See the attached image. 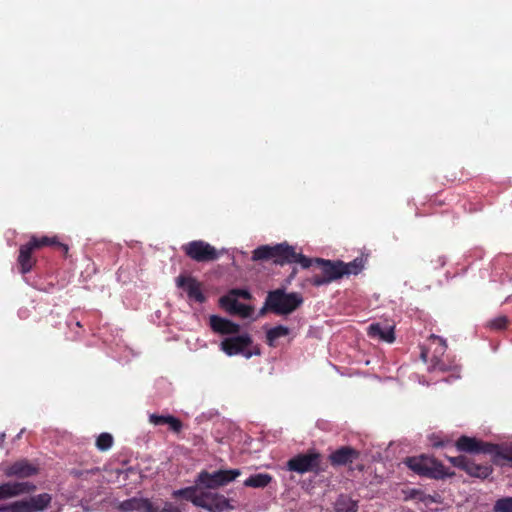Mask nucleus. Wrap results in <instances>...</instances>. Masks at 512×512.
<instances>
[{
	"label": "nucleus",
	"instance_id": "7",
	"mask_svg": "<svg viewBox=\"0 0 512 512\" xmlns=\"http://www.w3.org/2000/svg\"><path fill=\"white\" fill-rule=\"evenodd\" d=\"M187 256L197 262L212 261L218 258L217 250L209 243L202 240H195L183 246Z\"/></svg>",
	"mask_w": 512,
	"mask_h": 512
},
{
	"label": "nucleus",
	"instance_id": "24",
	"mask_svg": "<svg viewBox=\"0 0 512 512\" xmlns=\"http://www.w3.org/2000/svg\"><path fill=\"white\" fill-rule=\"evenodd\" d=\"M335 512H357V502L348 496L341 495L335 501Z\"/></svg>",
	"mask_w": 512,
	"mask_h": 512
},
{
	"label": "nucleus",
	"instance_id": "31",
	"mask_svg": "<svg viewBox=\"0 0 512 512\" xmlns=\"http://www.w3.org/2000/svg\"><path fill=\"white\" fill-rule=\"evenodd\" d=\"M152 512H185L182 508L179 506L171 503V502H164L162 507H156L154 505Z\"/></svg>",
	"mask_w": 512,
	"mask_h": 512
},
{
	"label": "nucleus",
	"instance_id": "18",
	"mask_svg": "<svg viewBox=\"0 0 512 512\" xmlns=\"http://www.w3.org/2000/svg\"><path fill=\"white\" fill-rule=\"evenodd\" d=\"M316 262L322 265V269L325 277H328L330 281L336 280L343 275H345V271L342 270L344 267L342 266V261H330L323 259H316Z\"/></svg>",
	"mask_w": 512,
	"mask_h": 512
},
{
	"label": "nucleus",
	"instance_id": "10",
	"mask_svg": "<svg viewBox=\"0 0 512 512\" xmlns=\"http://www.w3.org/2000/svg\"><path fill=\"white\" fill-rule=\"evenodd\" d=\"M36 486L30 482H20V481H9L2 483L0 485V501H4L10 498H15L21 495L30 494L34 492ZM6 505L0 506V509L4 508ZM0 512H6L1 511Z\"/></svg>",
	"mask_w": 512,
	"mask_h": 512
},
{
	"label": "nucleus",
	"instance_id": "29",
	"mask_svg": "<svg viewBox=\"0 0 512 512\" xmlns=\"http://www.w3.org/2000/svg\"><path fill=\"white\" fill-rule=\"evenodd\" d=\"M428 369H429V371L447 372V371L451 370L452 367L445 364L441 359H439L437 356H435L431 359Z\"/></svg>",
	"mask_w": 512,
	"mask_h": 512
},
{
	"label": "nucleus",
	"instance_id": "38",
	"mask_svg": "<svg viewBox=\"0 0 512 512\" xmlns=\"http://www.w3.org/2000/svg\"><path fill=\"white\" fill-rule=\"evenodd\" d=\"M229 295H232L233 297L240 296V297H243V298H249L250 297V294H249L248 291L240 290V289L232 290Z\"/></svg>",
	"mask_w": 512,
	"mask_h": 512
},
{
	"label": "nucleus",
	"instance_id": "16",
	"mask_svg": "<svg viewBox=\"0 0 512 512\" xmlns=\"http://www.w3.org/2000/svg\"><path fill=\"white\" fill-rule=\"evenodd\" d=\"M220 304L230 314H238L244 318L249 317L252 313L249 306L238 302L232 295L223 296L220 299Z\"/></svg>",
	"mask_w": 512,
	"mask_h": 512
},
{
	"label": "nucleus",
	"instance_id": "6",
	"mask_svg": "<svg viewBox=\"0 0 512 512\" xmlns=\"http://www.w3.org/2000/svg\"><path fill=\"white\" fill-rule=\"evenodd\" d=\"M197 506L209 512H224L232 509L229 500L222 494L201 489Z\"/></svg>",
	"mask_w": 512,
	"mask_h": 512
},
{
	"label": "nucleus",
	"instance_id": "9",
	"mask_svg": "<svg viewBox=\"0 0 512 512\" xmlns=\"http://www.w3.org/2000/svg\"><path fill=\"white\" fill-rule=\"evenodd\" d=\"M449 461L472 477L485 479L492 473L491 466L477 464L466 456L450 457Z\"/></svg>",
	"mask_w": 512,
	"mask_h": 512
},
{
	"label": "nucleus",
	"instance_id": "28",
	"mask_svg": "<svg viewBox=\"0 0 512 512\" xmlns=\"http://www.w3.org/2000/svg\"><path fill=\"white\" fill-rule=\"evenodd\" d=\"M493 510L494 512H512V497L497 500Z\"/></svg>",
	"mask_w": 512,
	"mask_h": 512
},
{
	"label": "nucleus",
	"instance_id": "14",
	"mask_svg": "<svg viewBox=\"0 0 512 512\" xmlns=\"http://www.w3.org/2000/svg\"><path fill=\"white\" fill-rule=\"evenodd\" d=\"M359 457V452L351 447L343 446L329 455L333 466H343L352 463Z\"/></svg>",
	"mask_w": 512,
	"mask_h": 512
},
{
	"label": "nucleus",
	"instance_id": "40",
	"mask_svg": "<svg viewBox=\"0 0 512 512\" xmlns=\"http://www.w3.org/2000/svg\"><path fill=\"white\" fill-rule=\"evenodd\" d=\"M4 439H5V434H0V447L2 446L3 442H4Z\"/></svg>",
	"mask_w": 512,
	"mask_h": 512
},
{
	"label": "nucleus",
	"instance_id": "22",
	"mask_svg": "<svg viewBox=\"0 0 512 512\" xmlns=\"http://www.w3.org/2000/svg\"><path fill=\"white\" fill-rule=\"evenodd\" d=\"M200 491L201 488L197 485L194 487H186L173 491L172 497L183 498L185 500L191 501L195 506H197V499L199 498Z\"/></svg>",
	"mask_w": 512,
	"mask_h": 512
},
{
	"label": "nucleus",
	"instance_id": "33",
	"mask_svg": "<svg viewBox=\"0 0 512 512\" xmlns=\"http://www.w3.org/2000/svg\"><path fill=\"white\" fill-rule=\"evenodd\" d=\"M292 263H298L303 268H309L312 264V260L301 253L296 252V257L292 259Z\"/></svg>",
	"mask_w": 512,
	"mask_h": 512
},
{
	"label": "nucleus",
	"instance_id": "15",
	"mask_svg": "<svg viewBox=\"0 0 512 512\" xmlns=\"http://www.w3.org/2000/svg\"><path fill=\"white\" fill-rule=\"evenodd\" d=\"M154 504L148 498L133 497L124 500L119 505V510L122 512H152Z\"/></svg>",
	"mask_w": 512,
	"mask_h": 512
},
{
	"label": "nucleus",
	"instance_id": "37",
	"mask_svg": "<svg viewBox=\"0 0 512 512\" xmlns=\"http://www.w3.org/2000/svg\"><path fill=\"white\" fill-rule=\"evenodd\" d=\"M329 282H331V281L328 279V277H325V275L323 277L315 276L312 279V283L315 286H321V285L327 284Z\"/></svg>",
	"mask_w": 512,
	"mask_h": 512
},
{
	"label": "nucleus",
	"instance_id": "2",
	"mask_svg": "<svg viewBox=\"0 0 512 512\" xmlns=\"http://www.w3.org/2000/svg\"><path fill=\"white\" fill-rule=\"evenodd\" d=\"M302 303L303 298L301 294L296 292L285 293L281 289L270 292L266 299V306L279 315L292 313Z\"/></svg>",
	"mask_w": 512,
	"mask_h": 512
},
{
	"label": "nucleus",
	"instance_id": "1",
	"mask_svg": "<svg viewBox=\"0 0 512 512\" xmlns=\"http://www.w3.org/2000/svg\"><path fill=\"white\" fill-rule=\"evenodd\" d=\"M405 463L415 473L434 479H444L454 475L442 463L425 455L407 458Z\"/></svg>",
	"mask_w": 512,
	"mask_h": 512
},
{
	"label": "nucleus",
	"instance_id": "12",
	"mask_svg": "<svg viewBox=\"0 0 512 512\" xmlns=\"http://www.w3.org/2000/svg\"><path fill=\"white\" fill-rule=\"evenodd\" d=\"M367 333L371 338L387 343H392L395 340L394 325L388 322L370 324Z\"/></svg>",
	"mask_w": 512,
	"mask_h": 512
},
{
	"label": "nucleus",
	"instance_id": "27",
	"mask_svg": "<svg viewBox=\"0 0 512 512\" xmlns=\"http://www.w3.org/2000/svg\"><path fill=\"white\" fill-rule=\"evenodd\" d=\"M112 445H113V437L109 433L100 434L96 440V447L100 451H107L112 447Z\"/></svg>",
	"mask_w": 512,
	"mask_h": 512
},
{
	"label": "nucleus",
	"instance_id": "5",
	"mask_svg": "<svg viewBox=\"0 0 512 512\" xmlns=\"http://www.w3.org/2000/svg\"><path fill=\"white\" fill-rule=\"evenodd\" d=\"M51 501L52 497L50 494L41 493L7 504L0 510L6 512H42L50 506Z\"/></svg>",
	"mask_w": 512,
	"mask_h": 512
},
{
	"label": "nucleus",
	"instance_id": "21",
	"mask_svg": "<svg viewBox=\"0 0 512 512\" xmlns=\"http://www.w3.org/2000/svg\"><path fill=\"white\" fill-rule=\"evenodd\" d=\"M30 244L34 249L41 248L44 246H57L61 248L65 253L68 252V246L58 241L57 237L43 236L41 238L32 237Z\"/></svg>",
	"mask_w": 512,
	"mask_h": 512
},
{
	"label": "nucleus",
	"instance_id": "41",
	"mask_svg": "<svg viewBox=\"0 0 512 512\" xmlns=\"http://www.w3.org/2000/svg\"><path fill=\"white\" fill-rule=\"evenodd\" d=\"M23 432H24V430L22 429V430L20 431V433H18L17 438H20Z\"/></svg>",
	"mask_w": 512,
	"mask_h": 512
},
{
	"label": "nucleus",
	"instance_id": "3",
	"mask_svg": "<svg viewBox=\"0 0 512 512\" xmlns=\"http://www.w3.org/2000/svg\"><path fill=\"white\" fill-rule=\"evenodd\" d=\"M252 339L249 334L244 333L237 336L225 338L220 343V349L228 356L243 355L249 359L253 355H259L260 350L257 347L251 349Z\"/></svg>",
	"mask_w": 512,
	"mask_h": 512
},
{
	"label": "nucleus",
	"instance_id": "11",
	"mask_svg": "<svg viewBox=\"0 0 512 512\" xmlns=\"http://www.w3.org/2000/svg\"><path fill=\"white\" fill-rule=\"evenodd\" d=\"M7 477L27 478L37 474L38 468L26 459H21L3 468Z\"/></svg>",
	"mask_w": 512,
	"mask_h": 512
},
{
	"label": "nucleus",
	"instance_id": "35",
	"mask_svg": "<svg viewBox=\"0 0 512 512\" xmlns=\"http://www.w3.org/2000/svg\"><path fill=\"white\" fill-rule=\"evenodd\" d=\"M431 340L439 342L440 348L437 350V353L443 355L447 348L446 340L436 335H432Z\"/></svg>",
	"mask_w": 512,
	"mask_h": 512
},
{
	"label": "nucleus",
	"instance_id": "32",
	"mask_svg": "<svg viewBox=\"0 0 512 512\" xmlns=\"http://www.w3.org/2000/svg\"><path fill=\"white\" fill-rule=\"evenodd\" d=\"M171 415H157V414H151L149 416V421L150 423H152L153 425H163V424H167V422L169 421Z\"/></svg>",
	"mask_w": 512,
	"mask_h": 512
},
{
	"label": "nucleus",
	"instance_id": "26",
	"mask_svg": "<svg viewBox=\"0 0 512 512\" xmlns=\"http://www.w3.org/2000/svg\"><path fill=\"white\" fill-rule=\"evenodd\" d=\"M275 246H261L253 251V260H264L275 258Z\"/></svg>",
	"mask_w": 512,
	"mask_h": 512
},
{
	"label": "nucleus",
	"instance_id": "39",
	"mask_svg": "<svg viewBox=\"0 0 512 512\" xmlns=\"http://www.w3.org/2000/svg\"><path fill=\"white\" fill-rule=\"evenodd\" d=\"M421 358L424 362H427V352L426 351H422L421 352Z\"/></svg>",
	"mask_w": 512,
	"mask_h": 512
},
{
	"label": "nucleus",
	"instance_id": "4",
	"mask_svg": "<svg viewBox=\"0 0 512 512\" xmlns=\"http://www.w3.org/2000/svg\"><path fill=\"white\" fill-rule=\"evenodd\" d=\"M240 475L241 471L239 469L218 470L213 473L201 471L195 483L201 489H217L234 481Z\"/></svg>",
	"mask_w": 512,
	"mask_h": 512
},
{
	"label": "nucleus",
	"instance_id": "8",
	"mask_svg": "<svg viewBox=\"0 0 512 512\" xmlns=\"http://www.w3.org/2000/svg\"><path fill=\"white\" fill-rule=\"evenodd\" d=\"M319 463L320 455L316 452H310L307 454H299L291 458L286 463V468L289 471L304 474L318 468Z\"/></svg>",
	"mask_w": 512,
	"mask_h": 512
},
{
	"label": "nucleus",
	"instance_id": "20",
	"mask_svg": "<svg viewBox=\"0 0 512 512\" xmlns=\"http://www.w3.org/2000/svg\"><path fill=\"white\" fill-rule=\"evenodd\" d=\"M275 262L280 264L283 263H292V259L296 257V251L294 247L288 244H278L275 245Z\"/></svg>",
	"mask_w": 512,
	"mask_h": 512
},
{
	"label": "nucleus",
	"instance_id": "17",
	"mask_svg": "<svg viewBox=\"0 0 512 512\" xmlns=\"http://www.w3.org/2000/svg\"><path fill=\"white\" fill-rule=\"evenodd\" d=\"M210 326L214 332L219 334L232 335L238 333L240 330L238 324L216 315L210 317Z\"/></svg>",
	"mask_w": 512,
	"mask_h": 512
},
{
	"label": "nucleus",
	"instance_id": "30",
	"mask_svg": "<svg viewBox=\"0 0 512 512\" xmlns=\"http://www.w3.org/2000/svg\"><path fill=\"white\" fill-rule=\"evenodd\" d=\"M342 266L344 267L342 270L345 271V275H356L362 270V261L354 260L349 263L342 262Z\"/></svg>",
	"mask_w": 512,
	"mask_h": 512
},
{
	"label": "nucleus",
	"instance_id": "13",
	"mask_svg": "<svg viewBox=\"0 0 512 512\" xmlns=\"http://www.w3.org/2000/svg\"><path fill=\"white\" fill-rule=\"evenodd\" d=\"M176 284L187 292L190 299L199 303H202L205 300L201 291L200 283L196 279L192 277L179 276L176 279Z\"/></svg>",
	"mask_w": 512,
	"mask_h": 512
},
{
	"label": "nucleus",
	"instance_id": "23",
	"mask_svg": "<svg viewBox=\"0 0 512 512\" xmlns=\"http://www.w3.org/2000/svg\"><path fill=\"white\" fill-rule=\"evenodd\" d=\"M272 481V477L267 473H258L251 475L244 481V486L252 488H264Z\"/></svg>",
	"mask_w": 512,
	"mask_h": 512
},
{
	"label": "nucleus",
	"instance_id": "36",
	"mask_svg": "<svg viewBox=\"0 0 512 512\" xmlns=\"http://www.w3.org/2000/svg\"><path fill=\"white\" fill-rule=\"evenodd\" d=\"M506 322L507 320L505 317H499L491 322V326L495 329H502L505 327Z\"/></svg>",
	"mask_w": 512,
	"mask_h": 512
},
{
	"label": "nucleus",
	"instance_id": "25",
	"mask_svg": "<svg viewBox=\"0 0 512 512\" xmlns=\"http://www.w3.org/2000/svg\"><path fill=\"white\" fill-rule=\"evenodd\" d=\"M289 333H290V330L286 326L279 325V326L273 327L267 331V334H266L267 343L269 344V346H275V342L279 338L285 337Z\"/></svg>",
	"mask_w": 512,
	"mask_h": 512
},
{
	"label": "nucleus",
	"instance_id": "34",
	"mask_svg": "<svg viewBox=\"0 0 512 512\" xmlns=\"http://www.w3.org/2000/svg\"><path fill=\"white\" fill-rule=\"evenodd\" d=\"M166 425H168L172 431L177 432V433L180 432V430L182 429L181 421L174 416L170 417V419Z\"/></svg>",
	"mask_w": 512,
	"mask_h": 512
},
{
	"label": "nucleus",
	"instance_id": "19",
	"mask_svg": "<svg viewBox=\"0 0 512 512\" xmlns=\"http://www.w3.org/2000/svg\"><path fill=\"white\" fill-rule=\"evenodd\" d=\"M34 250L33 246L30 244L22 245L19 250L18 263L21 268V272L23 274L28 273L34 264V261L31 257L32 251Z\"/></svg>",
	"mask_w": 512,
	"mask_h": 512
}]
</instances>
